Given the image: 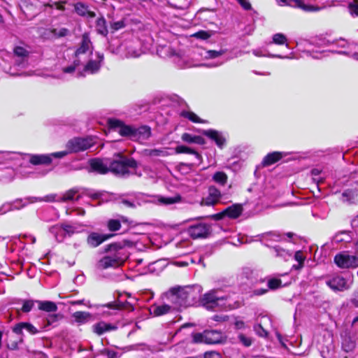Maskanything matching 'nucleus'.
I'll return each instance as SVG.
<instances>
[{"mask_svg": "<svg viewBox=\"0 0 358 358\" xmlns=\"http://www.w3.org/2000/svg\"><path fill=\"white\" fill-rule=\"evenodd\" d=\"M194 343H204V331L203 333H196L192 336Z\"/></svg>", "mask_w": 358, "mask_h": 358, "instance_id": "338daca9", "label": "nucleus"}, {"mask_svg": "<svg viewBox=\"0 0 358 358\" xmlns=\"http://www.w3.org/2000/svg\"><path fill=\"white\" fill-rule=\"evenodd\" d=\"M92 331L98 336H101L103 334L114 331L117 329V327L110 323H106L105 322H99L94 324L92 327Z\"/></svg>", "mask_w": 358, "mask_h": 358, "instance_id": "393cba45", "label": "nucleus"}, {"mask_svg": "<svg viewBox=\"0 0 358 358\" xmlns=\"http://www.w3.org/2000/svg\"><path fill=\"white\" fill-rule=\"evenodd\" d=\"M94 142L91 138H74L70 140L67 144L66 148L69 153L78 152L90 148Z\"/></svg>", "mask_w": 358, "mask_h": 358, "instance_id": "1a4fd4ad", "label": "nucleus"}, {"mask_svg": "<svg viewBox=\"0 0 358 358\" xmlns=\"http://www.w3.org/2000/svg\"><path fill=\"white\" fill-rule=\"evenodd\" d=\"M49 231L55 237V240L59 243L62 242L66 237V233H64L62 227V224L50 227Z\"/></svg>", "mask_w": 358, "mask_h": 358, "instance_id": "72a5a7b5", "label": "nucleus"}, {"mask_svg": "<svg viewBox=\"0 0 358 358\" xmlns=\"http://www.w3.org/2000/svg\"><path fill=\"white\" fill-rule=\"evenodd\" d=\"M69 33V31L63 27L59 29H47L43 33V36L46 39H54L66 36Z\"/></svg>", "mask_w": 358, "mask_h": 358, "instance_id": "a878e982", "label": "nucleus"}, {"mask_svg": "<svg viewBox=\"0 0 358 358\" xmlns=\"http://www.w3.org/2000/svg\"><path fill=\"white\" fill-rule=\"evenodd\" d=\"M55 195L46 196L44 199L40 197H31L25 199L24 201L22 199L16 200L12 203H6L3 204L0 208V213L4 214L8 211L20 210L27 205L29 203H35L37 201H55Z\"/></svg>", "mask_w": 358, "mask_h": 358, "instance_id": "423d86ee", "label": "nucleus"}, {"mask_svg": "<svg viewBox=\"0 0 358 358\" xmlns=\"http://www.w3.org/2000/svg\"><path fill=\"white\" fill-rule=\"evenodd\" d=\"M220 191L215 186H210L208 190V195L202 199L201 204L208 206H213L220 201Z\"/></svg>", "mask_w": 358, "mask_h": 358, "instance_id": "dca6fc26", "label": "nucleus"}, {"mask_svg": "<svg viewBox=\"0 0 358 358\" xmlns=\"http://www.w3.org/2000/svg\"><path fill=\"white\" fill-rule=\"evenodd\" d=\"M254 330L256 334L261 337H266L267 336V331L262 327L261 324L255 325Z\"/></svg>", "mask_w": 358, "mask_h": 358, "instance_id": "0e129e2a", "label": "nucleus"}, {"mask_svg": "<svg viewBox=\"0 0 358 358\" xmlns=\"http://www.w3.org/2000/svg\"><path fill=\"white\" fill-rule=\"evenodd\" d=\"M138 170L143 173L142 176L148 178H155L156 176V172L150 166H143L142 169L138 166Z\"/></svg>", "mask_w": 358, "mask_h": 358, "instance_id": "09e8293b", "label": "nucleus"}, {"mask_svg": "<svg viewBox=\"0 0 358 358\" xmlns=\"http://www.w3.org/2000/svg\"><path fill=\"white\" fill-rule=\"evenodd\" d=\"M243 210L241 204L236 203L227 207L222 212L214 215L213 217L217 220H221L224 216L231 219H236L241 215Z\"/></svg>", "mask_w": 358, "mask_h": 358, "instance_id": "2eb2a0df", "label": "nucleus"}, {"mask_svg": "<svg viewBox=\"0 0 358 358\" xmlns=\"http://www.w3.org/2000/svg\"><path fill=\"white\" fill-rule=\"evenodd\" d=\"M358 182H356L352 187L345 189L341 195V201L348 204L356 203L358 201Z\"/></svg>", "mask_w": 358, "mask_h": 358, "instance_id": "a211bd4d", "label": "nucleus"}, {"mask_svg": "<svg viewBox=\"0 0 358 358\" xmlns=\"http://www.w3.org/2000/svg\"><path fill=\"white\" fill-rule=\"evenodd\" d=\"M280 6H291L300 8L306 12L318 11L320 8L317 6L307 5L303 0H275Z\"/></svg>", "mask_w": 358, "mask_h": 358, "instance_id": "ddd939ff", "label": "nucleus"}, {"mask_svg": "<svg viewBox=\"0 0 358 358\" xmlns=\"http://www.w3.org/2000/svg\"><path fill=\"white\" fill-rule=\"evenodd\" d=\"M203 358H222V355L215 351H208L204 353Z\"/></svg>", "mask_w": 358, "mask_h": 358, "instance_id": "774afa93", "label": "nucleus"}, {"mask_svg": "<svg viewBox=\"0 0 358 358\" xmlns=\"http://www.w3.org/2000/svg\"><path fill=\"white\" fill-rule=\"evenodd\" d=\"M252 53L257 56V57H275V58H281V59H284V58H289V57H283L280 55H272V54H266L264 50H262V49H257V50H254L252 51Z\"/></svg>", "mask_w": 358, "mask_h": 358, "instance_id": "8fccbe9b", "label": "nucleus"}, {"mask_svg": "<svg viewBox=\"0 0 358 358\" xmlns=\"http://www.w3.org/2000/svg\"><path fill=\"white\" fill-rule=\"evenodd\" d=\"M112 236V234H103L97 232H91L87 236V243L90 247L96 248Z\"/></svg>", "mask_w": 358, "mask_h": 358, "instance_id": "aec40b11", "label": "nucleus"}, {"mask_svg": "<svg viewBox=\"0 0 358 358\" xmlns=\"http://www.w3.org/2000/svg\"><path fill=\"white\" fill-rule=\"evenodd\" d=\"M90 55H93L92 45L89 34L87 33H85L82 36V40L80 46L74 53L75 58L73 64L63 67V73L68 74L73 73L76 72V70L78 69V66L83 64V62Z\"/></svg>", "mask_w": 358, "mask_h": 358, "instance_id": "20e7f679", "label": "nucleus"}, {"mask_svg": "<svg viewBox=\"0 0 358 358\" xmlns=\"http://www.w3.org/2000/svg\"><path fill=\"white\" fill-rule=\"evenodd\" d=\"M72 317L79 325L86 324L92 319V314L85 311H76L72 315Z\"/></svg>", "mask_w": 358, "mask_h": 358, "instance_id": "473e14b6", "label": "nucleus"}, {"mask_svg": "<svg viewBox=\"0 0 358 358\" xmlns=\"http://www.w3.org/2000/svg\"><path fill=\"white\" fill-rule=\"evenodd\" d=\"M176 152L177 154H180V153H186V154H190V155H195V157L196 158H199L200 157V155L196 152L194 150L189 148V147H187L185 145H178L176 148Z\"/></svg>", "mask_w": 358, "mask_h": 358, "instance_id": "49530a36", "label": "nucleus"}, {"mask_svg": "<svg viewBox=\"0 0 358 358\" xmlns=\"http://www.w3.org/2000/svg\"><path fill=\"white\" fill-rule=\"evenodd\" d=\"M288 152H273L266 155L262 161V165L264 166H270L274 163L278 162L282 158L288 155Z\"/></svg>", "mask_w": 358, "mask_h": 358, "instance_id": "bb28decb", "label": "nucleus"}, {"mask_svg": "<svg viewBox=\"0 0 358 358\" xmlns=\"http://www.w3.org/2000/svg\"><path fill=\"white\" fill-rule=\"evenodd\" d=\"M96 30L99 34L103 36H107L108 31L106 25V21L103 17H101L96 20Z\"/></svg>", "mask_w": 358, "mask_h": 358, "instance_id": "58836bf2", "label": "nucleus"}, {"mask_svg": "<svg viewBox=\"0 0 358 358\" xmlns=\"http://www.w3.org/2000/svg\"><path fill=\"white\" fill-rule=\"evenodd\" d=\"M89 172H95L99 174H106L109 172L108 166L101 159H93L90 161Z\"/></svg>", "mask_w": 358, "mask_h": 358, "instance_id": "412c9836", "label": "nucleus"}, {"mask_svg": "<svg viewBox=\"0 0 358 358\" xmlns=\"http://www.w3.org/2000/svg\"><path fill=\"white\" fill-rule=\"evenodd\" d=\"M192 36H194L196 38L206 40V39H208L210 36V34H209L208 31L202 30V31H199L194 34L192 35Z\"/></svg>", "mask_w": 358, "mask_h": 358, "instance_id": "680f3d73", "label": "nucleus"}, {"mask_svg": "<svg viewBox=\"0 0 358 358\" xmlns=\"http://www.w3.org/2000/svg\"><path fill=\"white\" fill-rule=\"evenodd\" d=\"M281 280L277 278H272L268 281V287L269 289H274L280 287Z\"/></svg>", "mask_w": 358, "mask_h": 358, "instance_id": "bf43d9fd", "label": "nucleus"}, {"mask_svg": "<svg viewBox=\"0 0 358 358\" xmlns=\"http://www.w3.org/2000/svg\"><path fill=\"white\" fill-rule=\"evenodd\" d=\"M22 330H25L31 335H35L38 333V330L31 323L29 322H20L17 324L13 329V331L16 334H21Z\"/></svg>", "mask_w": 358, "mask_h": 358, "instance_id": "c85d7f7f", "label": "nucleus"}, {"mask_svg": "<svg viewBox=\"0 0 358 358\" xmlns=\"http://www.w3.org/2000/svg\"><path fill=\"white\" fill-rule=\"evenodd\" d=\"M107 227L110 231H116L120 229V221L115 219L109 220L108 221Z\"/></svg>", "mask_w": 358, "mask_h": 358, "instance_id": "603ef678", "label": "nucleus"}, {"mask_svg": "<svg viewBox=\"0 0 358 358\" xmlns=\"http://www.w3.org/2000/svg\"><path fill=\"white\" fill-rule=\"evenodd\" d=\"M144 156L150 157H164L169 156L170 154L168 151V148H159V149H145L143 151Z\"/></svg>", "mask_w": 358, "mask_h": 358, "instance_id": "2f4dec72", "label": "nucleus"}, {"mask_svg": "<svg viewBox=\"0 0 358 358\" xmlns=\"http://www.w3.org/2000/svg\"><path fill=\"white\" fill-rule=\"evenodd\" d=\"M202 287L199 285L184 287L171 288L169 292V299L173 305V308L179 309L191 306L199 299Z\"/></svg>", "mask_w": 358, "mask_h": 358, "instance_id": "f257e3e1", "label": "nucleus"}, {"mask_svg": "<svg viewBox=\"0 0 358 358\" xmlns=\"http://www.w3.org/2000/svg\"><path fill=\"white\" fill-rule=\"evenodd\" d=\"M67 155L68 152L66 151L56 152L51 154L31 155H29V162L34 165L50 164L53 157L60 159Z\"/></svg>", "mask_w": 358, "mask_h": 358, "instance_id": "9d476101", "label": "nucleus"}, {"mask_svg": "<svg viewBox=\"0 0 358 358\" xmlns=\"http://www.w3.org/2000/svg\"><path fill=\"white\" fill-rule=\"evenodd\" d=\"M221 333L216 330L204 331V343L215 344L220 342Z\"/></svg>", "mask_w": 358, "mask_h": 358, "instance_id": "c756f323", "label": "nucleus"}, {"mask_svg": "<svg viewBox=\"0 0 358 358\" xmlns=\"http://www.w3.org/2000/svg\"><path fill=\"white\" fill-rule=\"evenodd\" d=\"M238 339L240 342L245 347H249L252 345V339L243 334H240L238 335Z\"/></svg>", "mask_w": 358, "mask_h": 358, "instance_id": "052dcab7", "label": "nucleus"}, {"mask_svg": "<svg viewBox=\"0 0 358 358\" xmlns=\"http://www.w3.org/2000/svg\"><path fill=\"white\" fill-rule=\"evenodd\" d=\"M74 8L76 13L80 16L86 17L88 18H93L96 14L94 12L88 9V6L81 2L76 3L74 5Z\"/></svg>", "mask_w": 358, "mask_h": 358, "instance_id": "7c9ffc66", "label": "nucleus"}, {"mask_svg": "<svg viewBox=\"0 0 358 358\" xmlns=\"http://www.w3.org/2000/svg\"><path fill=\"white\" fill-rule=\"evenodd\" d=\"M142 53L141 49L130 45L126 49L125 56L127 58H136L140 57Z\"/></svg>", "mask_w": 358, "mask_h": 358, "instance_id": "37998d69", "label": "nucleus"}, {"mask_svg": "<svg viewBox=\"0 0 358 358\" xmlns=\"http://www.w3.org/2000/svg\"><path fill=\"white\" fill-rule=\"evenodd\" d=\"M203 134L210 140L213 141L220 149L223 148L226 144V137L220 131L214 129H208L203 131Z\"/></svg>", "mask_w": 358, "mask_h": 358, "instance_id": "6ab92c4d", "label": "nucleus"}, {"mask_svg": "<svg viewBox=\"0 0 358 358\" xmlns=\"http://www.w3.org/2000/svg\"><path fill=\"white\" fill-rule=\"evenodd\" d=\"M62 316L60 314H50L47 317V322L49 325H52L54 323L58 322L60 319H62Z\"/></svg>", "mask_w": 358, "mask_h": 358, "instance_id": "4d7b16f0", "label": "nucleus"}, {"mask_svg": "<svg viewBox=\"0 0 358 358\" xmlns=\"http://www.w3.org/2000/svg\"><path fill=\"white\" fill-rule=\"evenodd\" d=\"M212 179L215 183L224 186L227 182L228 177L224 172L217 171L213 174Z\"/></svg>", "mask_w": 358, "mask_h": 358, "instance_id": "a19ab883", "label": "nucleus"}, {"mask_svg": "<svg viewBox=\"0 0 358 358\" xmlns=\"http://www.w3.org/2000/svg\"><path fill=\"white\" fill-rule=\"evenodd\" d=\"M227 299L228 296L221 294L220 290L212 289L203 296L201 302L206 309L216 311L229 306Z\"/></svg>", "mask_w": 358, "mask_h": 358, "instance_id": "39448f33", "label": "nucleus"}, {"mask_svg": "<svg viewBox=\"0 0 358 358\" xmlns=\"http://www.w3.org/2000/svg\"><path fill=\"white\" fill-rule=\"evenodd\" d=\"M334 263L341 268H356L358 266V257L342 252L334 257Z\"/></svg>", "mask_w": 358, "mask_h": 358, "instance_id": "6e6552de", "label": "nucleus"}, {"mask_svg": "<svg viewBox=\"0 0 358 358\" xmlns=\"http://www.w3.org/2000/svg\"><path fill=\"white\" fill-rule=\"evenodd\" d=\"M273 43L277 45H285L289 48V44L287 43V37L281 33L275 34L272 37Z\"/></svg>", "mask_w": 358, "mask_h": 358, "instance_id": "a18cd8bd", "label": "nucleus"}, {"mask_svg": "<svg viewBox=\"0 0 358 358\" xmlns=\"http://www.w3.org/2000/svg\"><path fill=\"white\" fill-rule=\"evenodd\" d=\"M15 170L10 167H3L0 170V180L3 182H10L15 176Z\"/></svg>", "mask_w": 358, "mask_h": 358, "instance_id": "e433bc0d", "label": "nucleus"}, {"mask_svg": "<svg viewBox=\"0 0 358 358\" xmlns=\"http://www.w3.org/2000/svg\"><path fill=\"white\" fill-rule=\"evenodd\" d=\"M125 27V23L124 20H119L117 22H112L110 24V27L113 31H117Z\"/></svg>", "mask_w": 358, "mask_h": 358, "instance_id": "69168bd1", "label": "nucleus"}, {"mask_svg": "<svg viewBox=\"0 0 358 358\" xmlns=\"http://www.w3.org/2000/svg\"><path fill=\"white\" fill-rule=\"evenodd\" d=\"M108 125L110 129L118 131L122 136H128L132 140L134 127L125 125L122 121L117 119H109Z\"/></svg>", "mask_w": 358, "mask_h": 358, "instance_id": "f8f14e48", "label": "nucleus"}, {"mask_svg": "<svg viewBox=\"0 0 358 358\" xmlns=\"http://www.w3.org/2000/svg\"><path fill=\"white\" fill-rule=\"evenodd\" d=\"M273 250L276 257H282L285 261L288 260L292 255V252L279 245L274 246Z\"/></svg>", "mask_w": 358, "mask_h": 358, "instance_id": "ea45409f", "label": "nucleus"}, {"mask_svg": "<svg viewBox=\"0 0 358 358\" xmlns=\"http://www.w3.org/2000/svg\"><path fill=\"white\" fill-rule=\"evenodd\" d=\"M103 61V55L100 52H96L87 62L84 66L83 71H78L77 76H84L85 73L94 74L99 72Z\"/></svg>", "mask_w": 358, "mask_h": 358, "instance_id": "0eeeda50", "label": "nucleus"}, {"mask_svg": "<svg viewBox=\"0 0 358 358\" xmlns=\"http://www.w3.org/2000/svg\"><path fill=\"white\" fill-rule=\"evenodd\" d=\"M327 283L331 289L335 291H343L348 289L345 279L341 275L333 277Z\"/></svg>", "mask_w": 358, "mask_h": 358, "instance_id": "b1692460", "label": "nucleus"}, {"mask_svg": "<svg viewBox=\"0 0 358 358\" xmlns=\"http://www.w3.org/2000/svg\"><path fill=\"white\" fill-rule=\"evenodd\" d=\"M171 310V306L167 304L153 305L150 308V313L153 316H161L168 313Z\"/></svg>", "mask_w": 358, "mask_h": 358, "instance_id": "f704fd0d", "label": "nucleus"}, {"mask_svg": "<svg viewBox=\"0 0 358 358\" xmlns=\"http://www.w3.org/2000/svg\"><path fill=\"white\" fill-rule=\"evenodd\" d=\"M211 227L205 222H198L189 226L187 229L188 234L194 239L203 238L208 236L210 232Z\"/></svg>", "mask_w": 358, "mask_h": 358, "instance_id": "9b49d317", "label": "nucleus"}, {"mask_svg": "<svg viewBox=\"0 0 358 358\" xmlns=\"http://www.w3.org/2000/svg\"><path fill=\"white\" fill-rule=\"evenodd\" d=\"M181 116L185 117L194 123L204 122L200 117H199L194 113L191 111L183 110L180 113Z\"/></svg>", "mask_w": 358, "mask_h": 358, "instance_id": "c03bdc74", "label": "nucleus"}, {"mask_svg": "<svg viewBox=\"0 0 358 358\" xmlns=\"http://www.w3.org/2000/svg\"><path fill=\"white\" fill-rule=\"evenodd\" d=\"M226 52H227V50H224V49H221L220 50H208V51H206L205 56H204V57L206 59L220 58V60H219L216 62H213L211 64H209L207 66H210V67H216V66L222 65V64H224L229 59H232L233 58L232 57H227L224 59L221 58V57L223 56L226 53Z\"/></svg>", "mask_w": 358, "mask_h": 358, "instance_id": "f3484780", "label": "nucleus"}, {"mask_svg": "<svg viewBox=\"0 0 358 358\" xmlns=\"http://www.w3.org/2000/svg\"><path fill=\"white\" fill-rule=\"evenodd\" d=\"M85 225L82 223L62 224V227L64 229V233H66V237H71L76 234L82 233L85 231Z\"/></svg>", "mask_w": 358, "mask_h": 358, "instance_id": "5701e85b", "label": "nucleus"}, {"mask_svg": "<svg viewBox=\"0 0 358 358\" xmlns=\"http://www.w3.org/2000/svg\"><path fill=\"white\" fill-rule=\"evenodd\" d=\"M22 306L21 310L23 313H29L34 307V301L32 300H22Z\"/></svg>", "mask_w": 358, "mask_h": 358, "instance_id": "6e6d98bb", "label": "nucleus"}, {"mask_svg": "<svg viewBox=\"0 0 358 358\" xmlns=\"http://www.w3.org/2000/svg\"><path fill=\"white\" fill-rule=\"evenodd\" d=\"M317 44L322 47H330L328 50L332 52H336L338 54H343L345 55L346 52L338 50L336 48H345V46L348 45V43L343 39L337 40V41H331L329 39L326 38H320L317 42Z\"/></svg>", "mask_w": 358, "mask_h": 358, "instance_id": "4468645a", "label": "nucleus"}, {"mask_svg": "<svg viewBox=\"0 0 358 358\" xmlns=\"http://www.w3.org/2000/svg\"><path fill=\"white\" fill-rule=\"evenodd\" d=\"M38 304V308L41 310L48 313H55L57 310V306L55 303L50 301H36Z\"/></svg>", "mask_w": 358, "mask_h": 358, "instance_id": "c9c22d12", "label": "nucleus"}, {"mask_svg": "<svg viewBox=\"0 0 358 358\" xmlns=\"http://www.w3.org/2000/svg\"><path fill=\"white\" fill-rule=\"evenodd\" d=\"M181 139L188 143H196L199 145H203L204 143V139L200 136L192 135L189 133H184Z\"/></svg>", "mask_w": 358, "mask_h": 358, "instance_id": "4c0bfd02", "label": "nucleus"}, {"mask_svg": "<svg viewBox=\"0 0 358 358\" xmlns=\"http://www.w3.org/2000/svg\"><path fill=\"white\" fill-rule=\"evenodd\" d=\"M151 136V129L148 126H141L138 128H135L133 133L132 140L138 141L143 143L147 141Z\"/></svg>", "mask_w": 358, "mask_h": 358, "instance_id": "4be33fe9", "label": "nucleus"}, {"mask_svg": "<svg viewBox=\"0 0 358 358\" xmlns=\"http://www.w3.org/2000/svg\"><path fill=\"white\" fill-rule=\"evenodd\" d=\"M14 55L17 57L15 62V64L19 67L25 66L28 51L23 47L17 46L14 48Z\"/></svg>", "mask_w": 358, "mask_h": 358, "instance_id": "cd10ccee", "label": "nucleus"}, {"mask_svg": "<svg viewBox=\"0 0 358 358\" xmlns=\"http://www.w3.org/2000/svg\"><path fill=\"white\" fill-rule=\"evenodd\" d=\"M294 258L298 262V264L293 265L292 268L295 270L302 268L303 267L304 261L306 258L303 254V252L301 250L296 251L294 253Z\"/></svg>", "mask_w": 358, "mask_h": 358, "instance_id": "79ce46f5", "label": "nucleus"}, {"mask_svg": "<svg viewBox=\"0 0 358 358\" xmlns=\"http://www.w3.org/2000/svg\"><path fill=\"white\" fill-rule=\"evenodd\" d=\"M77 193H78L77 189H70L64 194V195L61 198V200L63 201L73 200L76 196V194Z\"/></svg>", "mask_w": 358, "mask_h": 358, "instance_id": "864d4df0", "label": "nucleus"}, {"mask_svg": "<svg viewBox=\"0 0 358 358\" xmlns=\"http://www.w3.org/2000/svg\"><path fill=\"white\" fill-rule=\"evenodd\" d=\"M351 238L350 234L346 231H341L337 234H336L333 238V241L335 243H341V242H349Z\"/></svg>", "mask_w": 358, "mask_h": 358, "instance_id": "de8ad7c7", "label": "nucleus"}, {"mask_svg": "<svg viewBox=\"0 0 358 358\" xmlns=\"http://www.w3.org/2000/svg\"><path fill=\"white\" fill-rule=\"evenodd\" d=\"M355 346V343L350 338H345L342 342V348L347 352L352 351Z\"/></svg>", "mask_w": 358, "mask_h": 358, "instance_id": "5fc2aeb1", "label": "nucleus"}, {"mask_svg": "<svg viewBox=\"0 0 358 358\" xmlns=\"http://www.w3.org/2000/svg\"><path fill=\"white\" fill-rule=\"evenodd\" d=\"M109 172L122 177L134 174L142 177L143 173L138 170L137 162L133 159L118 154L109 163Z\"/></svg>", "mask_w": 358, "mask_h": 358, "instance_id": "7ed1b4c3", "label": "nucleus"}, {"mask_svg": "<svg viewBox=\"0 0 358 358\" xmlns=\"http://www.w3.org/2000/svg\"><path fill=\"white\" fill-rule=\"evenodd\" d=\"M180 199L181 198L180 196H176L172 197H161L159 201L163 204L171 205L179 202Z\"/></svg>", "mask_w": 358, "mask_h": 358, "instance_id": "3c124183", "label": "nucleus"}, {"mask_svg": "<svg viewBox=\"0 0 358 358\" xmlns=\"http://www.w3.org/2000/svg\"><path fill=\"white\" fill-rule=\"evenodd\" d=\"M104 255L96 263L97 269L115 268L123 264L128 258V253L124 245L120 243L108 245Z\"/></svg>", "mask_w": 358, "mask_h": 358, "instance_id": "f03ea898", "label": "nucleus"}, {"mask_svg": "<svg viewBox=\"0 0 358 358\" xmlns=\"http://www.w3.org/2000/svg\"><path fill=\"white\" fill-rule=\"evenodd\" d=\"M282 238V236L276 232H269L265 236L266 240H271L273 241H280Z\"/></svg>", "mask_w": 358, "mask_h": 358, "instance_id": "13d9d810", "label": "nucleus"}, {"mask_svg": "<svg viewBox=\"0 0 358 358\" xmlns=\"http://www.w3.org/2000/svg\"><path fill=\"white\" fill-rule=\"evenodd\" d=\"M348 9L352 15L358 16V2L350 3Z\"/></svg>", "mask_w": 358, "mask_h": 358, "instance_id": "e2e57ef3", "label": "nucleus"}]
</instances>
